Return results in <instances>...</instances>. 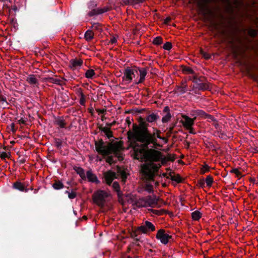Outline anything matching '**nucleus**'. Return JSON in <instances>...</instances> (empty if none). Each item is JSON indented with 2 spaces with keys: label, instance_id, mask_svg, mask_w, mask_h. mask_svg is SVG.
Returning <instances> with one entry per match:
<instances>
[{
  "label": "nucleus",
  "instance_id": "1",
  "mask_svg": "<svg viewBox=\"0 0 258 258\" xmlns=\"http://www.w3.org/2000/svg\"><path fill=\"white\" fill-rule=\"evenodd\" d=\"M147 135L142 136L140 138L127 136V139L130 141V147L134 152V158L149 162L141 166V173L145 180L151 181H154L155 173L161 166L160 164H156L154 162L160 161L162 153L154 149L149 148V145L156 142L151 136Z\"/></svg>",
  "mask_w": 258,
  "mask_h": 258
},
{
  "label": "nucleus",
  "instance_id": "2",
  "mask_svg": "<svg viewBox=\"0 0 258 258\" xmlns=\"http://www.w3.org/2000/svg\"><path fill=\"white\" fill-rule=\"evenodd\" d=\"M139 124L137 125L136 123L133 124V131L129 130L127 132V136L130 137H137L138 138H141L142 136H148L149 135L155 141V143H151L155 147L158 146L161 147L159 144L157 143V140L156 138H154V135H151V133L148 129L149 124L144 120L142 117H140L138 119Z\"/></svg>",
  "mask_w": 258,
  "mask_h": 258
},
{
  "label": "nucleus",
  "instance_id": "3",
  "mask_svg": "<svg viewBox=\"0 0 258 258\" xmlns=\"http://www.w3.org/2000/svg\"><path fill=\"white\" fill-rule=\"evenodd\" d=\"M94 144L96 151L102 156L109 155L112 153V151H120L122 148L123 142L122 141L108 143L107 145H104L102 139L98 141H95Z\"/></svg>",
  "mask_w": 258,
  "mask_h": 258
},
{
  "label": "nucleus",
  "instance_id": "4",
  "mask_svg": "<svg viewBox=\"0 0 258 258\" xmlns=\"http://www.w3.org/2000/svg\"><path fill=\"white\" fill-rule=\"evenodd\" d=\"M211 2V0H198L197 5L202 15L206 17L207 20L212 22L214 26L217 27L219 24L214 22V19L217 16L208 6V4Z\"/></svg>",
  "mask_w": 258,
  "mask_h": 258
},
{
  "label": "nucleus",
  "instance_id": "5",
  "mask_svg": "<svg viewBox=\"0 0 258 258\" xmlns=\"http://www.w3.org/2000/svg\"><path fill=\"white\" fill-rule=\"evenodd\" d=\"M108 197L107 193L104 190H98L92 195L93 202L99 207H103L105 204V199Z\"/></svg>",
  "mask_w": 258,
  "mask_h": 258
},
{
  "label": "nucleus",
  "instance_id": "6",
  "mask_svg": "<svg viewBox=\"0 0 258 258\" xmlns=\"http://www.w3.org/2000/svg\"><path fill=\"white\" fill-rule=\"evenodd\" d=\"M141 232L144 234H146L148 232L146 227H145V224L138 227L135 230L131 232V236L132 238H136L137 241H140V239H141Z\"/></svg>",
  "mask_w": 258,
  "mask_h": 258
},
{
  "label": "nucleus",
  "instance_id": "7",
  "mask_svg": "<svg viewBox=\"0 0 258 258\" xmlns=\"http://www.w3.org/2000/svg\"><path fill=\"white\" fill-rule=\"evenodd\" d=\"M206 79L205 77L201 76L199 77L198 81L196 82V86H194V88L198 90L205 91L209 89V84L205 83L204 82Z\"/></svg>",
  "mask_w": 258,
  "mask_h": 258
},
{
  "label": "nucleus",
  "instance_id": "8",
  "mask_svg": "<svg viewBox=\"0 0 258 258\" xmlns=\"http://www.w3.org/2000/svg\"><path fill=\"white\" fill-rule=\"evenodd\" d=\"M171 236L165 233V230L163 229L158 230L156 234V238L163 244H167L169 238H171Z\"/></svg>",
  "mask_w": 258,
  "mask_h": 258
},
{
  "label": "nucleus",
  "instance_id": "9",
  "mask_svg": "<svg viewBox=\"0 0 258 258\" xmlns=\"http://www.w3.org/2000/svg\"><path fill=\"white\" fill-rule=\"evenodd\" d=\"M112 187L117 192L118 202L122 206H124L125 204V201L123 199V194L120 190V186L119 183L117 181L114 182L112 184Z\"/></svg>",
  "mask_w": 258,
  "mask_h": 258
},
{
  "label": "nucleus",
  "instance_id": "10",
  "mask_svg": "<svg viewBox=\"0 0 258 258\" xmlns=\"http://www.w3.org/2000/svg\"><path fill=\"white\" fill-rule=\"evenodd\" d=\"M103 176L107 184L110 185L114 179L116 178V173L111 170L104 172Z\"/></svg>",
  "mask_w": 258,
  "mask_h": 258
},
{
  "label": "nucleus",
  "instance_id": "11",
  "mask_svg": "<svg viewBox=\"0 0 258 258\" xmlns=\"http://www.w3.org/2000/svg\"><path fill=\"white\" fill-rule=\"evenodd\" d=\"M86 179H87L89 182L95 183L96 184H99L100 183V181L98 179L97 176L93 173L91 169L86 172Z\"/></svg>",
  "mask_w": 258,
  "mask_h": 258
},
{
  "label": "nucleus",
  "instance_id": "12",
  "mask_svg": "<svg viewBox=\"0 0 258 258\" xmlns=\"http://www.w3.org/2000/svg\"><path fill=\"white\" fill-rule=\"evenodd\" d=\"M145 198L147 207L149 206L154 208L157 205L158 199L156 198V196H154L152 197L151 196H148L145 197Z\"/></svg>",
  "mask_w": 258,
  "mask_h": 258
},
{
  "label": "nucleus",
  "instance_id": "13",
  "mask_svg": "<svg viewBox=\"0 0 258 258\" xmlns=\"http://www.w3.org/2000/svg\"><path fill=\"white\" fill-rule=\"evenodd\" d=\"M109 10V8L106 7H105L103 8L94 9L89 12L88 16L90 17H92L94 15L102 14L105 12L108 11Z\"/></svg>",
  "mask_w": 258,
  "mask_h": 258
},
{
  "label": "nucleus",
  "instance_id": "14",
  "mask_svg": "<svg viewBox=\"0 0 258 258\" xmlns=\"http://www.w3.org/2000/svg\"><path fill=\"white\" fill-rule=\"evenodd\" d=\"M160 116L158 114V112H153L150 114H149L147 117L146 120L144 118H143L144 120L146 122V123H152L153 122L156 121L158 119H159Z\"/></svg>",
  "mask_w": 258,
  "mask_h": 258
},
{
  "label": "nucleus",
  "instance_id": "15",
  "mask_svg": "<svg viewBox=\"0 0 258 258\" xmlns=\"http://www.w3.org/2000/svg\"><path fill=\"white\" fill-rule=\"evenodd\" d=\"M183 118H184V121L183 122V125L186 128H190L194 124V120L196 118V117L191 118L186 115L183 116Z\"/></svg>",
  "mask_w": 258,
  "mask_h": 258
},
{
  "label": "nucleus",
  "instance_id": "16",
  "mask_svg": "<svg viewBox=\"0 0 258 258\" xmlns=\"http://www.w3.org/2000/svg\"><path fill=\"white\" fill-rule=\"evenodd\" d=\"M83 64V60L81 59H73L70 61V67L71 69H75L81 67Z\"/></svg>",
  "mask_w": 258,
  "mask_h": 258
},
{
  "label": "nucleus",
  "instance_id": "17",
  "mask_svg": "<svg viewBox=\"0 0 258 258\" xmlns=\"http://www.w3.org/2000/svg\"><path fill=\"white\" fill-rule=\"evenodd\" d=\"M26 81L30 85H36V86L39 85L38 80L34 75H29L26 79Z\"/></svg>",
  "mask_w": 258,
  "mask_h": 258
},
{
  "label": "nucleus",
  "instance_id": "18",
  "mask_svg": "<svg viewBox=\"0 0 258 258\" xmlns=\"http://www.w3.org/2000/svg\"><path fill=\"white\" fill-rule=\"evenodd\" d=\"M123 199L125 202L126 201L127 203L132 204L133 206H134L135 202H136L135 196L128 194L126 195L123 194Z\"/></svg>",
  "mask_w": 258,
  "mask_h": 258
},
{
  "label": "nucleus",
  "instance_id": "19",
  "mask_svg": "<svg viewBox=\"0 0 258 258\" xmlns=\"http://www.w3.org/2000/svg\"><path fill=\"white\" fill-rule=\"evenodd\" d=\"M134 206H136L138 208L146 207H147V202L145 198H142L139 200H136L135 202Z\"/></svg>",
  "mask_w": 258,
  "mask_h": 258
},
{
  "label": "nucleus",
  "instance_id": "20",
  "mask_svg": "<svg viewBox=\"0 0 258 258\" xmlns=\"http://www.w3.org/2000/svg\"><path fill=\"white\" fill-rule=\"evenodd\" d=\"M73 169L76 172V173L80 175L82 179L84 180H86V175L85 174V171L82 167L74 166L73 167Z\"/></svg>",
  "mask_w": 258,
  "mask_h": 258
},
{
  "label": "nucleus",
  "instance_id": "21",
  "mask_svg": "<svg viewBox=\"0 0 258 258\" xmlns=\"http://www.w3.org/2000/svg\"><path fill=\"white\" fill-rule=\"evenodd\" d=\"M134 70H131L129 68H127L124 70V78H125L126 80L128 81L129 82H131L133 79L132 74H133Z\"/></svg>",
  "mask_w": 258,
  "mask_h": 258
},
{
  "label": "nucleus",
  "instance_id": "22",
  "mask_svg": "<svg viewBox=\"0 0 258 258\" xmlns=\"http://www.w3.org/2000/svg\"><path fill=\"white\" fill-rule=\"evenodd\" d=\"M116 170L117 173L120 175L122 181L125 182L127 178V174L125 171L123 170L121 167L119 166H117Z\"/></svg>",
  "mask_w": 258,
  "mask_h": 258
},
{
  "label": "nucleus",
  "instance_id": "23",
  "mask_svg": "<svg viewBox=\"0 0 258 258\" xmlns=\"http://www.w3.org/2000/svg\"><path fill=\"white\" fill-rule=\"evenodd\" d=\"M139 71L140 72V78L139 81L136 83L137 84L142 83L144 81L145 79V77L147 73V70L146 68L139 69Z\"/></svg>",
  "mask_w": 258,
  "mask_h": 258
},
{
  "label": "nucleus",
  "instance_id": "24",
  "mask_svg": "<svg viewBox=\"0 0 258 258\" xmlns=\"http://www.w3.org/2000/svg\"><path fill=\"white\" fill-rule=\"evenodd\" d=\"M13 187L22 191H25L27 192L28 190V189L25 188L24 184L20 181H16L14 182L13 184Z\"/></svg>",
  "mask_w": 258,
  "mask_h": 258
},
{
  "label": "nucleus",
  "instance_id": "25",
  "mask_svg": "<svg viewBox=\"0 0 258 258\" xmlns=\"http://www.w3.org/2000/svg\"><path fill=\"white\" fill-rule=\"evenodd\" d=\"M45 80L46 81V82L48 83H51L59 85H62L63 84H64L62 80H60L56 78L48 77L45 78Z\"/></svg>",
  "mask_w": 258,
  "mask_h": 258
},
{
  "label": "nucleus",
  "instance_id": "26",
  "mask_svg": "<svg viewBox=\"0 0 258 258\" xmlns=\"http://www.w3.org/2000/svg\"><path fill=\"white\" fill-rule=\"evenodd\" d=\"M169 176H170V179L172 181H174L178 183H181L182 182V181H183V179L180 176L179 174L172 175V173L170 172L169 173Z\"/></svg>",
  "mask_w": 258,
  "mask_h": 258
},
{
  "label": "nucleus",
  "instance_id": "27",
  "mask_svg": "<svg viewBox=\"0 0 258 258\" xmlns=\"http://www.w3.org/2000/svg\"><path fill=\"white\" fill-rule=\"evenodd\" d=\"M55 124L58 125L60 128H64L65 127L66 123L65 122V121L63 119V118L62 117H61L57 118L55 120Z\"/></svg>",
  "mask_w": 258,
  "mask_h": 258
},
{
  "label": "nucleus",
  "instance_id": "28",
  "mask_svg": "<svg viewBox=\"0 0 258 258\" xmlns=\"http://www.w3.org/2000/svg\"><path fill=\"white\" fill-rule=\"evenodd\" d=\"M52 187L55 189L58 190L64 187V185L61 181L55 180L54 183L52 184Z\"/></svg>",
  "mask_w": 258,
  "mask_h": 258
},
{
  "label": "nucleus",
  "instance_id": "29",
  "mask_svg": "<svg viewBox=\"0 0 258 258\" xmlns=\"http://www.w3.org/2000/svg\"><path fill=\"white\" fill-rule=\"evenodd\" d=\"M145 224L148 232L154 231L155 230V226L151 222L146 221L145 222Z\"/></svg>",
  "mask_w": 258,
  "mask_h": 258
},
{
  "label": "nucleus",
  "instance_id": "30",
  "mask_svg": "<svg viewBox=\"0 0 258 258\" xmlns=\"http://www.w3.org/2000/svg\"><path fill=\"white\" fill-rule=\"evenodd\" d=\"M94 33L92 31L88 30L85 34V38L87 41H90L93 38Z\"/></svg>",
  "mask_w": 258,
  "mask_h": 258
},
{
  "label": "nucleus",
  "instance_id": "31",
  "mask_svg": "<svg viewBox=\"0 0 258 258\" xmlns=\"http://www.w3.org/2000/svg\"><path fill=\"white\" fill-rule=\"evenodd\" d=\"M202 216V213L199 211H196L191 213V217L194 220H199Z\"/></svg>",
  "mask_w": 258,
  "mask_h": 258
},
{
  "label": "nucleus",
  "instance_id": "32",
  "mask_svg": "<svg viewBox=\"0 0 258 258\" xmlns=\"http://www.w3.org/2000/svg\"><path fill=\"white\" fill-rule=\"evenodd\" d=\"M95 75V72L92 69L88 70L85 74L86 78L88 79H91Z\"/></svg>",
  "mask_w": 258,
  "mask_h": 258
},
{
  "label": "nucleus",
  "instance_id": "33",
  "mask_svg": "<svg viewBox=\"0 0 258 258\" xmlns=\"http://www.w3.org/2000/svg\"><path fill=\"white\" fill-rule=\"evenodd\" d=\"M248 34L250 37L254 38L257 35V30L256 29L249 28L248 30Z\"/></svg>",
  "mask_w": 258,
  "mask_h": 258
},
{
  "label": "nucleus",
  "instance_id": "34",
  "mask_svg": "<svg viewBox=\"0 0 258 258\" xmlns=\"http://www.w3.org/2000/svg\"><path fill=\"white\" fill-rule=\"evenodd\" d=\"M163 43V39L161 36H158L155 38L153 41V43L156 45H159Z\"/></svg>",
  "mask_w": 258,
  "mask_h": 258
},
{
  "label": "nucleus",
  "instance_id": "35",
  "mask_svg": "<svg viewBox=\"0 0 258 258\" xmlns=\"http://www.w3.org/2000/svg\"><path fill=\"white\" fill-rule=\"evenodd\" d=\"M205 182H206L207 186L211 187L213 182L212 176L211 175H208L206 178Z\"/></svg>",
  "mask_w": 258,
  "mask_h": 258
},
{
  "label": "nucleus",
  "instance_id": "36",
  "mask_svg": "<svg viewBox=\"0 0 258 258\" xmlns=\"http://www.w3.org/2000/svg\"><path fill=\"white\" fill-rule=\"evenodd\" d=\"M153 131H154V132L153 133H151V135H154V138H158V139H160L161 138V136H160V134L161 133V132L160 130L156 128H153Z\"/></svg>",
  "mask_w": 258,
  "mask_h": 258
},
{
  "label": "nucleus",
  "instance_id": "37",
  "mask_svg": "<svg viewBox=\"0 0 258 258\" xmlns=\"http://www.w3.org/2000/svg\"><path fill=\"white\" fill-rule=\"evenodd\" d=\"M196 115L204 118H206L208 113L202 110H197L195 112Z\"/></svg>",
  "mask_w": 258,
  "mask_h": 258
},
{
  "label": "nucleus",
  "instance_id": "38",
  "mask_svg": "<svg viewBox=\"0 0 258 258\" xmlns=\"http://www.w3.org/2000/svg\"><path fill=\"white\" fill-rule=\"evenodd\" d=\"M66 193H67L68 194V197L70 199H73L75 198L77 196L76 192L74 191L73 189H72L71 192H70L68 190H66Z\"/></svg>",
  "mask_w": 258,
  "mask_h": 258
},
{
  "label": "nucleus",
  "instance_id": "39",
  "mask_svg": "<svg viewBox=\"0 0 258 258\" xmlns=\"http://www.w3.org/2000/svg\"><path fill=\"white\" fill-rule=\"evenodd\" d=\"M171 118V115L170 112L167 113V114L162 117V121L163 123H166L168 122Z\"/></svg>",
  "mask_w": 258,
  "mask_h": 258
},
{
  "label": "nucleus",
  "instance_id": "40",
  "mask_svg": "<svg viewBox=\"0 0 258 258\" xmlns=\"http://www.w3.org/2000/svg\"><path fill=\"white\" fill-rule=\"evenodd\" d=\"M104 133L107 138L110 139L113 137L112 132L111 131L109 127H106V129H104Z\"/></svg>",
  "mask_w": 258,
  "mask_h": 258
},
{
  "label": "nucleus",
  "instance_id": "41",
  "mask_svg": "<svg viewBox=\"0 0 258 258\" xmlns=\"http://www.w3.org/2000/svg\"><path fill=\"white\" fill-rule=\"evenodd\" d=\"M54 144L57 149H60L61 148L62 141L60 139L55 138Z\"/></svg>",
  "mask_w": 258,
  "mask_h": 258
},
{
  "label": "nucleus",
  "instance_id": "42",
  "mask_svg": "<svg viewBox=\"0 0 258 258\" xmlns=\"http://www.w3.org/2000/svg\"><path fill=\"white\" fill-rule=\"evenodd\" d=\"M210 170V167L207 164H205L201 168L200 173L202 174H205L206 172L209 171Z\"/></svg>",
  "mask_w": 258,
  "mask_h": 258
},
{
  "label": "nucleus",
  "instance_id": "43",
  "mask_svg": "<svg viewBox=\"0 0 258 258\" xmlns=\"http://www.w3.org/2000/svg\"><path fill=\"white\" fill-rule=\"evenodd\" d=\"M145 190L149 193L152 192L153 191V186L150 183L146 184L145 186Z\"/></svg>",
  "mask_w": 258,
  "mask_h": 258
},
{
  "label": "nucleus",
  "instance_id": "44",
  "mask_svg": "<svg viewBox=\"0 0 258 258\" xmlns=\"http://www.w3.org/2000/svg\"><path fill=\"white\" fill-rule=\"evenodd\" d=\"M91 28L94 30H96L99 31H101V25L98 23H94L92 24Z\"/></svg>",
  "mask_w": 258,
  "mask_h": 258
},
{
  "label": "nucleus",
  "instance_id": "45",
  "mask_svg": "<svg viewBox=\"0 0 258 258\" xmlns=\"http://www.w3.org/2000/svg\"><path fill=\"white\" fill-rule=\"evenodd\" d=\"M183 71L189 74H195V72L190 68L187 67H184L183 68Z\"/></svg>",
  "mask_w": 258,
  "mask_h": 258
},
{
  "label": "nucleus",
  "instance_id": "46",
  "mask_svg": "<svg viewBox=\"0 0 258 258\" xmlns=\"http://www.w3.org/2000/svg\"><path fill=\"white\" fill-rule=\"evenodd\" d=\"M172 43L170 42H167L164 44L163 48L165 50H170L172 48Z\"/></svg>",
  "mask_w": 258,
  "mask_h": 258
},
{
  "label": "nucleus",
  "instance_id": "47",
  "mask_svg": "<svg viewBox=\"0 0 258 258\" xmlns=\"http://www.w3.org/2000/svg\"><path fill=\"white\" fill-rule=\"evenodd\" d=\"M115 157H116L118 160L121 161L123 159L122 156L121 155L120 151H112Z\"/></svg>",
  "mask_w": 258,
  "mask_h": 258
},
{
  "label": "nucleus",
  "instance_id": "48",
  "mask_svg": "<svg viewBox=\"0 0 258 258\" xmlns=\"http://www.w3.org/2000/svg\"><path fill=\"white\" fill-rule=\"evenodd\" d=\"M231 173H234L237 177L242 176L241 173L237 168H233L230 171Z\"/></svg>",
  "mask_w": 258,
  "mask_h": 258
},
{
  "label": "nucleus",
  "instance_id": "49",
  "mask_svg": "<svg viewBox=\"0 0 258 258\" xmlns=\"http://www.w3.org/2000/svg\"><path fill=\"white\" fill-rule=\"evenodd\" d=\"M186 86L182 87L178 86L177 88V91L180 93V94H183L186 92Z\"/></svg>",
  "mask_w": 258,
  "mask_h": 258
},
{
  "label": "nucleus",
  "instance_id": "50",
  "mask_svg": "<svg viewBox=\"0 0 258 258\" xmlns=\"http://www.w3.org/2000/svg\"><path fill=\"white\" fill-rule=\"evenodd\" d=\"M201 53L203 55V56L206 59H209L211 58V55L204 52L203 50H201Z\"/></svg>",
  "mask_w": 258,
  "mask_h": 258
},
{
  "label": "nucleus",
  "instance_id": "51",
  "mask_svg": "<svg viewBox=\"0 0 258 258\" xmlns=\"http://www.w3.org/2000/svg\"><path fill=\"white\" fill-rule=\"evenodd\" d=\"M197 185L203 188L205 186V180L204 178L201 179L198 181V184Z\"/></svg>",
  "mask_w": 258,
  "mask_h": 258
},
{
  "label": "nucleus",
  "instance_id": "52",
  "mask_svg": "<svg viewBox=\"0 0 258 258\" xmlns=\"http://www.w3.org/2000/svg\"><path fill=\"white\" fill-rule=\"evenodd\" d=\"M81 98L80 99V104L81 105H85V96H84V95L83 94V93H81Z\"/></svg>",
  "mask_w": 258,
  "mask_h": 258
},
{
  "label": "nucleus",
  "instance_id": "53",
  "mask_svg": "<svg viewBox=\"0 0 258 258\" xmlns=\"http://www.w3.org/2000/svg\"><path fill=\"white\" fill-rule=\"evenodd\" d=\"M106 162L108 163L109 164H111L115 162L113 160V157L112 156H108L106 159Z\"/></svg>",
  "mask_w": 258,
  "mask_h": 258
},
{
  "label": "nucleus",
  "instance_id": "54",
  "mask_svg": "<svg viewBox=\"0 0 258 258\" xmlns=\"http://www.w3.org/2000/svg\"><path fill=\"white\" fill-rule=\"evenodd\" d=\"M175 126V124H174L173 126H172L171 127H170L169 128L168 131V132L167 133V134L168 137L170 136V135L172 134H173V129H174Z\"/></svg>",
  "mask_w": 258,
  "mask_h": 258
},
{
  "label": "nucleus",
  "instance_id": "55",
  "mask_svg": "<svg viewBox=\"0 0 258 258\" xmlns=\"http://www.w3.org/2000/svg\"><path fill=\"white\" fill-rule=\"evenodd\" d=\"M0 157L3 159H5L6 158L9 157V155L8 153L5 152H0Z\"/></svg>",
  "mask_w": 258,
  "mask_h": 258
},
{
  "label": "nucleus",
  "instance_id": "56",
  "mask_svg": "<svg viewBox=\"0 0 258 258\" xmlns=\"http://www.w3.org/2000/svg\"><path fill=\"white\" fill-rule=\"evenodd\" d=\"M206 118H207L208 119H209L208 120V121H216V118L212 115L209 114H208L207 115V117Z\"/></svg>",
  "mask_w": 258,
  "mask_h": 258
},
{
  "label": "nucleus",
  "instance_id": "57",
  "mask_svg": "<svg viewBox=\"0 0 258 258\" xmlns=\"http://www.w3.org/2000/svg\"><path fill=\"white\" fill-rule=\"evenodd\" d=\"M249 76L251 78H252L254 81L256 82H258V76L253 74H250Z\"/></svg>",
  "mask_w": 258,
  "mask_h": 258
},
{
  "label": "nucleus",
  "instance_id": "58",
  "mask_svg": "<svg viewBox=\"0 0 258 258\" xmlns=\"http://www.w3.org/2000/svg\"><path fill=\"white\" fill-rule=\"evenodd\" d=\"M167 159L169 161H174L175 159V155H168L167 157Z\"/></svg>",
  "mask_w": 258,
  "mask_h": 258
},
{
  "label": "nucleus",
  "instance_id": "59",
  "mask_svg": "<svg viewBox=\"0 0 258 258\" xmlns=\"http://www.w3.org/2000/svg\"><path fill=\"white\" fill-rule=\"evenodd\" d=\"M149 211H150L151 212H152L153 214L160 215L161 214V212L159 210H154L152 209H149Z\"/></svg>",
  "mask_w": 258,
  "mask_h": 258
},
{
  "label": "nucleus",
  "instance_id": "60",
  "mask_svg": "<svg viewBox=\"0 0 258 258\" xmlns=\"http://www.w3.org/2000/svg\"><path fill=\"white\" fill-rule=\"evenodd\" d=\"M132 1V0H131ZM145 0H132L133 5H137L140 3H142Z\"/></svg>",
  "mask_w": 258,
  "mask_h": 258
},
{
  "label": "nucleus",
  "instance_id": "61",
  "mask_svg": "<svg viewBox=\"0 0 258 258\" xmlns=\"http://www.w3.org/2000/svg\"><path fill=\"white\" fill-rule=\"evenodd\" d=\"M0 101L2 103L5 102L6 104H8L6 97L2 95H0Z\"/></svg>",
  "mask_w": 258,
  "mask_h": 258
},
{
  "label": "nucleus",
  "instance_id": "62",
  "mask_svg": "<svg viewBox=\"0 0 258 258\" xmlns=\"http://www.w3.org/2000/svg\"><path fill=\"white\" fill-rule=\"evenodd\" d=\"M218 18L220 20V24H223V21L224 19V17L222 14H219Z\"/></svg>",
  "mask_w": 258,
  "mask_h": 258
},
{
  "label": "nucleus",
  "instance_id": "63",
  "mask_svg": "<svg viewBox=\"0 0 258 258\" xmlns=\"http://www.w3.org/2000/svg\"><path fill=\"white\" fill-rule=\"evenodd\" d=\"M11 131L13 133H15L16 132V128H15V124L14 123H12L11 124Z\"/></svg>",
  "mask_w": 258,
  "mask_h": 258
},
{
  "label": "nucleus",
  "instance_id": "64",
  "mask_svg": "<svg viewBox=\"0 0 258 258\" xmlns=\"http://www.w3.org/2000/svg\"><path fill=\"white\" fill-rule=\"evenodd\" d=\"M213 125L214 126L216 129H218L219 127V124L218 122V121L216 119V121H213Z\"/></svg>",
  "mask_w": 258,
  "mask_h": 258
}]
</instances>
